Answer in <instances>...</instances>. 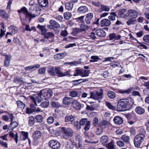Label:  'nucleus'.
Instances as JSON below:
<instances>
[{"instance_id":"nucleus-55","label":"nucleus","mask_w":149,"mask_h":149,"mask_svg":"<svg viewBox=\"0 0 149 149\" xmlns=\"http://www.w3.org/2000/svg\"><path fill=\"white\" fill-rule=\"evenodd\" d=\"M47 121L48 124H51L54 122V118L52 116H50L48 118Z\"/></svg>"},{"instance_id":"nucleus-50","label":"nucleus","mask_w":149,"mask_h":149,"mask_svg":"<svg viewBox=\"0 0 149 149\" xmlns=\"http://www.w3.org/2000/svg\"><path fill=\"white\" fill-rule=\"evenodd\" d=\"M46 70V68L44 67L41 68L38 70V73L41 74H43L45 73Z\"/></svg>"},{"instance_id":"nucleus-49","label":"nucleus","mask_w":149,"mask_h":149,"mask_svg":"<svg viewBox=\"0 0 149 149\" xmlns=\"http://www.w3.org/2000/svg\"><path fill=\"white\" fill-rule=\"evenodd\" d=\"M88 39H92L93 40L95 39L96 37L95 34L94 32H91L88 34Z\"/></svg>"},{"instance_id":"nucleus-12","label":"nucleus","mask_w":149,"mask_h":149,"mask_svg":"<svg viewBox=\"0 0 149 149\" xmlns=\"http://www.w3.org/2000/svg\"><path fill=\"white\" fill-rule=\"evenodd\" d=\"M10 118L11 121V122L10 123L9 127H10L12 130L15 128H16L18 125V123L16 121L13 122V119L14 118V116L13 113L9 114Z\"/></svg>"},{"instance_id":"nucleus-30","label":"nucleus","mask_w":149,"mask_h":149,"mask_svg":"<svg viewBox=\"0 0 149 149\" xmlns=\"http://www.w3.org/2000/svg\"><path fill=\"white\" fill-rule=\"evenodd\" d=\"M40 66V65L38 64H35L32 66H29L25 68V70H30L32 69H34L35 70L36 69L39 68Z\"/></svg>"},{"instance_id":"nucleus-13","label":"nucleus","mask_w":149,"mask_h":149,"mask_svg":"<svg viewBox=\"0 0 149 149\" xmlns=\"http://www.w3.org/2000/svg\"><path fill=\"white\" fill-rule=\"evenodd\" d=\"M111 24V22L110 20L108 19H103L100 21V25L102 27H107L109 26Z\"/></svg>"},{"instance_id":"nucleus-56","label":"nucleus","mask_w":149,"mask_h":149,"mask_svg":"<svg viewBox=\"0 0 149 149\" xmlns=\"http://www.w3.org/2000/svg\"><path fill=\"white\" fill-rule=\"evenodd\" d=\"M52 105L54 107H59L61 106V105L58 102H52Z\"/></svg>"},{"instance_id":"nucleus-22","label":"nucleus","mask_w":149,"mask_h":149,"mask_svg":"<svg viewBox=\"0 0 149 149\" xmlns=\"http://www.w3.org/2000/svg\"><path fill=\"white\" fill-rule=\"evenodd\" d=\"M41 132L39 131H35L33 134V137L34 139L37 140L41 136Z\"/></svg>"},{"instance_id":"nucleus-3","label":"nucleus","mask_w":149,"mask_h":149,"mask_svg":"<svg viewBox=\"0 0 149 149\" xmlns=\"http://www.w3.org/2000/svg\"><path fill=\"white\" fill-rule=\"evenodd\" d=\"M61 129L62 136L64 138L68 139L70 137H72L73 136V131L71 128L63 127Z\"/></svg>"},{"instance_id":"nucleus-35","label":"nucleus","mask_w":149,"mask_h":149,"mask_svg":"<svg viewBox=\"0 0 149 149\" xmlns=\"http://www.w3.org/2000/svg\"><path fill=\"white\" fill-rule=\"evenodd\" d=\"M89 29L88 26L86 24H81L80 25V29L81 32L87 31Z\"/></svg>"},{"instance_id":"nucleus-11","label":"nucleus","mask_w":149,"mask_h":149,"mask_svg":"<svg viewBox=\"0 0 149 149\" xmlns=\"http://www.w3.org/2000/svg\"><path fill=\"white\" fill-rule=\"evenodd\" d=\"M50 24L48 25L47 27L50 29H53V28H58L60 27V25L58 23L53 20H51L49 22Z\"/></svg>"},{"instance_id":"nucleus-40","label":"nucleus","mask_w":149,"mask_h":149,"mask_svg":"<svg viewBox=\"0 0 149 149\" xmlns=\"http://www.w3.org/2000/svg\"><path fill=\"white\" fill-rule=\"evenodd\" d=\"M54 33L51 32H47L45 35V36L44 37L45 38L48 39L49 38H54Z\"/></svg>"},{"instance_id":"nucleus-23","label":"nucleus","mask_w":149,"mask_h":149,"mask_svg":"<svg viewBox=\"0 0 149 149\" xmlns=\"http://www.w3.org/2000/svg\"><path fill=\"white\" fill-rule=\"evenodd\" d=\"M67 55L66 53L57 54L54 56V58L56 60H58L63 58Z\"/></svg>"},{"instance_id":"nucleus-44","label":"nucleus","mask_w":149,"mask_h":149,"mask_svg":"<svg viewBox=\"0 0 149 149\" xmlns=\"http://www.w3.org/2000/svg\"><path fill=\"white\" fill-rule=\"evenodd\" d=\"M110 15L109 17V20H114L115 19V17L116 16V13L115 12L111 13H110Z\"/></svg>"},{"instance_id":"nucleus-20","label":"nucleus","mask_w":149,"mask_h":149,"mask_svg":"<svg viewBox=\"0 0 149 149\" xmlns=\"http://www.w3.org/2000/svg\"><path fill=\"white\" fill-rule=\"evenodd\" d=\"M72 103L73 108L75 109H80L81 107V105L79 102L76 100H74L73 101Z\"/></svg>"},{"instance_id":"nucleus-4","label":"nucleus","mask_w":149,"mask_h":149,"mask_svg":"<svg viewBox=\"0 0 149 149\" xmlns=\"http://www.w3.org/2000/svg\"><path fill=\"white\" fill-rule=\"evenodd\" d=\"M103 93L102 90L97 91L96 92H90V98L97 100L102 99L103 97Z\"/></svg>"},{"instance_id":"nucleus-42","label":"nucleus","mask_w":149,"mask_h":149,"mask_svg":"<svg viewBox=\"0 0 149 149\" xmlns=\"http://www.w3.org/2000/svg\"><path fill=\"white\" fill-rule=\"evenodd\" d=\"M17 104L18 108L24 109L25 107V104L23 102L20 100H18L17 102Z\"/></svg>"},{"instance_id":"nucleus-31","label":"nucleus","mask_w":149,"mask_h":149,"mask_svg":"<svg viewBox=\"0 0 149 149\" xmlns=\"http://www.w3.org/2000/svg\"><path fill=\"white\" fill-rule=\"evenodd\" d=\"M35 119L33 116H31L29 118L28 124L30 126H32L35 123Z\"/></svg>"},{"instance_id":"nucleus-1","label":"nucleus","mask_w":149,"mask_h":149,"mask_svg":"<svg viewBox=\"0 0 149 149\" xmlns=\"http://www.w3.org/2000/svg\"><path fill=\"white\" fill-rule=\"evenodd\" d=\"M133 104V100L131 98L121 99L118 103V111H122L123 109L132 106Z\"/></svg>"},{"instance_id":"nucleus-8","label":"nucleus","mask_w":149,"mask_h":149,"mask_svg":"<svg viewBox=\"0 0 149 149\" xmlns=\"http://www.w3.org/2000/svg\"><path fill=\"white\" fill-rule=\"evenodd\" d=\"M49 146L52 149H59L61 146V143L56 140H52L49 142Z\"/></svg>"},{"instance_id":"nucleus-24","label":"nucleus","mask_w":149,"mask_h":149,"mask_svg":"<svg viewBox=\"0 0 149 149\" xmlns=\"http://www.w3.org/2000/svg\"><path fill=\"white\" fill-rule=\"evenodd\" d=\"M72 99L69 97H65L63 99V102L65 105H69L71 103Z\"/></svg>"},{"instance_id":"nucleus-26","label":"nucleus","mask_w":149,"mask_h":149,"mask_svg":"<svg viewBox=\"0 0 149 149\" xmlns=\"http://www.w3.org/2000/svg\"><path fill=\"white\" fill-rule=\"evenodd\" d=\"M100 8L101 10L98 11V12L100 13H101L102 11L108 12L109 11L110 9L108 6L104 5L100 6Z\"/></svg>"},{"instance_id":"nucleus-45","label":"nucleus","mask_w":149,"mask_h":149,"mask_svg":"<svg viewBox=\"0 0 149 149\" xmlns=\"http://www.w3.org/2000/svg\"><path fill=\"white\" fill-rule=\"evenodd\" d=\"M90 121L88 120L87 119L84 118H82L80 120L79 122L81 125H84Z\"/></svg>"},{"instance_id":"nucleus-14","label":"nucleus","mask_w":149,"mask_h":149,"mask_svg":"<svg viewBox=\"0 0 149 149\" xmlns=\"http://www.w3.org/2000/svg\"><path fill=\"white\" fill-rule=\"evenodd\" d=\"M95 32L97 35L100 37H104L105 36V32L101 29H97L96 30Z\"/></svg>"},{"instance_id":"nucleus-62","label":"nucleus","mask_w":149,"mask_h":149,"mask_svg":"<svg viewBox=\"0 0 149 149\" xmlns=\"http://www.w3.org/2000/svg\"><path fill=\"white\" fill-rule=\"evenodd\" d=\"M91 58L92 59L91 61L93 62L97 61L99 59L98 57L97 56H92L91 57Z\"/></svg>"},{"instance_id":"nucleus-6","label":"nucleus","mask_w":149,"mask_h":149,"mask_svg":"<svg viewBox=\"0 0 149 149\" xmlns=\"http://www.w3.org/2000/svg\"><path fill=\"white\" fill-rule=\"evenodd\" d=\"M40 94L45 99H49L53 95L52 91L50 89H44L40 91Z\"/></svg>"},{"instance_id":"nucleus-38","label":"nucleus","mask_w":149,"mask_h":149,"mask_svg":"<svg viewBox=\"0 0 149 149\" xmlns=\"http://www.w3.org/2000/svg\"><path fill=\"white\" fill-rule=\"evenodd\" d=\"M107 146L108 149H116L113 141H111L108 143Z\"/></svg>"},{"instance_id":"nucleus-51","label":"nucleus","mask_w":149,"mask_h":149,"mask_svg":"<svg viewBox=\"0 0 149 149\" xmlns=\"http://www.w3.org/2000/svg\"><path fill=\"white\" fill-rule=\"evenodd\" d=\"M95 107L96 106L95 104L93 105L91 104V105H87L86 109L88 110L93 111L95 109Z\"/></svg>"},{"instance_id":"nucleus-47","label":"nucleus","mask_w":149,"mask_h":149,"mask_svg":"<svg viewBox=\"0 0 149 149\" xmlns=\"http://www.w3.org/2000/svg\"><path fill=\"white\" fill-rule=\"evenodd\" d=\"M48 71L49 73L51 75L54 76L55 75V72L54 67H49L48 70Z\"/></svg>"},{"instance_id":"nucleus-33","label":"nucleus","mask_w":149,"mask_h":149,"mask_svg":"<svg viewBox=\"0 0 149 149\" xmlns=\"http://www.w3.org/2000/svg\"><path fill=\"white\" fill-rule=\"evenodd\" d=\"M28 136V133L22 132L20 135V138L22 140H24L27 138Z\"/></svg>"},{"instance_id":"nucleus-52","label":"nucleus","mask_w":149,"mask_h":149,"mask_svg":"<svg viewBox=\"0 0 149 149\" xmlns=\"http://www.w3.org/2000/svg\"><path fill=\"white\" fill-rule=\"evenodd\" d=\"M89 74V71L88 70H83L81 77H86L88 76Z\"/></svg>"},{"instance_id":"nucleus-32","label":"nucleus","mask_w":149,"mask_h":149,"mask_svg":"<svg viewBox=\"0 0 149 149\" xmlns=\"http://www.w3.org/2000/svg\"><path fill=\"white\" fill-rule=\"evenodd\" d=\"M108 140L107 136L104 135L101 137L100 141L102 142L103 145H104L108 141Z\"/></svg>"},{"instance_id":"nucleus-29","label":"nucleus","mask_w":149,"mask_h":149,"mask_svg":"<svg viewBox=\"0 0 149 149\" xmlns=\"http://www.w3.org/2000/svg\"><path fill=\"white\" fill-rule=\"evenodd\" d=\"M135 111L138 114L141 115L145 112V110L142 107L138 106L136 108Z\"/></svg>"},{"instance_id":"nucleus-63","label":"nucleus","mask_w":149,"mask_h":149,"mask_svg":"<svg viewBox=\"0 0 149 149\" xmlns=\"http://www.w3.org/2000/svg\"><path fill=\"white\" fill-rule=\"evenodd\" d=\"M116 34L115 33H111L109 35V39L110 40H112L113 39L115 40Z\"/></svg>"},{"instance_id":"nucleus-43","label":"nucleus","mask_w":149,"mask_h":149,"mask_svg":"<svg viewBox=\"0 0 149 149\" xmlns=\"http://www.w3.org/2000/svg\"><path fill=\"white\" fill-rule=\"evenodd\" d=\"M72 16L71 14L69 12H67L64 13V17L67 20L69 19Z\"/></svg>"},{"instance_id":"nucleus-61","label":"nucleus","mask_w":149,"mask_h":149,"mask_svg":"<svg viewBox=\"0 0 149 149\" xmlns=\"http://www.w3.org/2000/svg\"><path fill=\"white\" fill-rule=\"evenodd\" d=\"M85 125L86 126L84 127V129L85 130L88 131L90 127L91 124L90 121L89 122V123L88 122Z\"/></svg>"},{"instance_id":"nucleus-27","label":"nucleus","mask_w":149,"mask_h":149,"mask_svg":"<svg viewBox=\"0 0 149 149\" xmlns=\"http://www.w3.org/2000/svg\"><path fill=\"white\" fill-rule=\"evenodd\" d=\"M39 4L42 7H46L48 4V0H38Z\"/></svg>"},{"instance_id":"nucleus-15","label":"nucleus","mask_w":149,"mask_h":149,"mask_svg":"<svg viewBox=\"0 0 149 149\" xmlns=\"http://www.w3.org/2000/svg\"><path fill=\"white\" fill-rule=\"evenodd\" d=\"M93 17V13H90L88 14L85 18L86 23L88 24H90Z\"/></svg>"},{"instance_id":"nucleus-54","label":"nucleus","mask_w":149,"mask_h":149,"mask_svg":"<svg viewBox=\"0 0 149 149\" xmlns=\"http://www.w3.org/2000/svg\"><path fill=\"white\" fill-rule=\"evenodd\" d=\"M131 91V89L129 88L127 90H120L119 91V92L120 93H123V94L127 93V94H129L130 93Z\"/></svg>"},{"instance_id":"nucleus-48","label":"nucleus","mask_w":149,"mask_h":149,"mask_svg":"<svg viewBox=\"0 0 149 149\" xmlns=\"http://www.w3.org/2000/svg\"><path fill=\"white\" fill-rule=\"evenodd\" d=\"M127 11V10L125 8L119 9L118 11V14L119 15L122 16L124 15L125 13Z\"/></svg>"},{"instance_id":"nucleus-59","label":"nucleus","mask_w":149,"mask_h":149,"mask_svg":"<svg viewBox=\"0 0 149 149\" xmlns=\"http://www.w3.org/2000/svg\"><path fill=\"white\" fill-rule=\"evenodd\" d=\"M84 16H82L81 17H79L76 18V20L79 22L82 23L84 22Z\"/></svg>"},{"instance_id":"nucleus-57","label":"nucleus","mask_w":149,"mask_h":149,"mask_svg":"<svg viewBox=\"0 0 149 149\" xmlns=\"http://www.w3.org/2000/svg\"><path fill=\"white\" fill-rule=\"evenodd\" d=\"M106 105L107 107L109 109L114 110L115 108L109 102H107Z\"/></svg>"},{"instance_id":"nucleus-46","label":"nucleus","mask_w":149,"mask_h":149,"mask_svg":"<svg viewBox=\"0 0 149 149\" xmlns=\"http://www.w3.org/2000/svg\"><path fill=\"white\" fill-rule=\"evenodd\" d=\"M76 72L73 75L74 76H77L78 75H80L81 76L83 70L80 69H76L75 70Z\"/></svg>"},{"instance_id":"nucleus-28","label":"nucleus","mask_w":149,"mask_h":149,"mask_svg":"<svg viewBox=\"0 0 149 149\" xmlns=\"http://www.w3.org/2000/svg\"><path fill=\"white\" fill-rule=\"evenodd\" d=\"M14 82L17 84H19L20 85L25 83V82L23 80V78H19L17 77H16L14 78Z\"/></svg>"},{"instance_id":"nucleus-58","label":"nucleus","mask_w":149,"mask_h":149,"mask_svg":"<svg viewBox=\"0 0 149 149\" xmlns=\"http://www.w3.org/2000/svg\"><path fill=\"white\" fill-rule=\"evenodd\" d=\"M116 143L117 145L120 147H123L125 146L124 143L122 141H117Z\"/></svg>"},{"instance_id":"nucleus-39","label":"nucleus","mask_w":149,"mask_h":149,"mask_svg":"<svg viewBox=\"0 0 149 149\" xmlns=\"http://www.w3.org/2000/svg\"><path fill=\"white\" fill-rule=\"evenodd\" d=\"M73 6V4L71 3L67 2L65 4V7L66 9L68 10H71Z\"/></svg>"},{"instance_id":"nucleus-21","label":"nucleus","mask_w":149,"mask_h":149,"mask_svg":"<svg viewBox=\"0 0 149 149\" xmlns=\"http://www.w3.org/2000/svg\"><path fill=\"white\" fill-rule=\"evenodd\" d=\"M0 16L5 19H7L9 17V16L4 10H0Z\"/></svg>"},{"instance_id":"nucleus-41","label":"nucleus","mask_w":149,"mask_h":149,"mask_svg":"<svg viewBox=\"0 0 149 149\" xmlns=\"http://www.w3.org/2000/svg\"><path fill=\"white\" fill-rule=\"evenodd\" d=\"M49 101L47 100L42 102L40 104V106L42 108H47L49 105Z\"/></svg>"},{"instance_id":"nucleus-36","label":"nucleus","mask_w":149,"mask_h":149,"mask_svg":"<svg viewBox=\"0 0 149 149\" xmlns=\"http://www.w3.org/2000/svg\"><path fill=\"white\" fill-rule=\"evenodd\" d=\"M34 118L35 121L38 123L41 122L43 120V117L40 115H37L35 116Z\"/></svg>"},{"instance_id":"nucleus-37","label":"nucleus","mask_w":149,"mask_h":149,"mask_svg":"<svg viewBox=\"0 0 149 149\" xmlns=\"http://www.w3.org/2000/svg\"><path fill=\"white\" fill-rule=\"evenodd\" d=\"M107 95L109 98L111 99H114L116 97L115 93L111 91H109L107 92Z\"/></svg>"},{"instance_id":"nucleus-25","label":"nucleus","mask_w":149,"mask_h":149,"mask_svg":"<svg viewBox=\"0 0 149 149\" xmlns=\"http://www.w3.org/2000/svg\"><path fill=\"white\" fill-rule=\"evenodd\" d=\"M121 139L124 142L126 143H130V137L126 134H124L122 135L121 137Z\"/></svg>"},{"instance_id":"nucleus-9","label":"nucleus","mask_w":149,"mask_h":149,"mask_svg":"<svg viewBox=\"0 0 149 149\" xmlns=\"http://www.w3.org/2000/svg\"><path fill=\"white\" fill-rule=\"evenodd\" d=\"M55 70L56 73L60 77H64L67 75L71 76L72 75L70 74L71 72L70 70L67 71L65 72H63L60 70V68H55Z\"/></svg>"},{"instance_id":"nucleus-19","label":"nucleus","mask_w":149,"mask_h":149,"mask_svg":"<svg viewBox=\"0 0 149 149\" xmlns=\"http://www.w3.org/2000/svg\"><path fill=\"white\" fill-rule=\"evenodd\" d=\"M113 120L114 122L117 124H121L123 123V118L119 116H116L114 117Z\"/></svg>"},{"instance_id":"nucleus-53","label":"nucleus","mask_w":149,"mask_h":149,"mask_svg":"<svg viewBox=\"0 0 149 149\" xmlns=\"http://www.w3.org/2000/svg\"><path fill=\"white\" fill-rule=\"evenodd\" d=\"M74 126L76 127L77 129L80 130L81 128V125L80 122L77 121L74 123Z\"/></svg>"},{"instance_id":"nucleus-5","label":"nucleus","mask_w":149,"mask_h":149,"mask_svg":"<svg viewBox=\"0 0 149 149\" xmlns=\"http://www.w3.org/2000/svg\"><path fill=\"white\" fill-rule=\"evenodd\" d=\"M42 95L40 92L36 95H30L29 96L30 98L35 103L36 106H37V102L38 103H40L42 100V98L41 97Z\"/></svg>"},{"instance_id":"nucleus-34","label":"nucleus","mask_w":149,"mask_h":149,"mask_svg":"<svg viewBox=\"0 0 149 149\" xmlns=\"http://www.w3.org/2000/svg\"><path fill=\"white\" fill-rule=\"evenodd\" d=\"M9 28L10 31L13 34L17 33L18 31V28L15 26H11L9 27Z\"/></svg>"},{"instance_id":"nucleus-17","label":"nucleus","mask_w":149,"mask_h":149,"mask_svg":"<svg viewBox=\"0 0 149 149\" xmlns=\"http://www.w3.org/2000/svg\"><path fill=\"white\" fill-rule=\"evenodd\" d=\"M81 93L80 91H72L69 92V95L72 97H79L81 95Z\"/></svg>"},{"instance_id":"nucleus-7","label":"nucleus","mask_w":149,"mask_h":149,"mask_svg":"<svg viewBox=\"0 0 149 149\" xmlns=\"http://www.w3.org/2000/svg\"><path fill=\"white\" fill-rule=\"evenodd\" d=\"M139 13L135 10L130 9L127 10V13L124 15V17L127 19L129 16L132 18H135L138 16Z\"/></svg>"},{"instance_id":"nucleus-2","label":"nucleus","mask_w":149,"mask_h":149,"mask_svg":"<svg viewBox=\"0 0 149 149\" xmlns=\"http://www.w3.org/2000/svg\"><path fill=\"white\" fill-rule=\"evenodd\" d=\"M145 137V135L143 133L137 134L135 136L134 143L136 147L137 148L140 147L141 144L143 141Z\"/></svg>"},{"instance_id":"nucleus-60","label":"nucleus","mask_w":149,"mask_h":149,"mask_svg":"<svg viewBox=\"0 0 149 149\" xmlns=\"http://www.w3.org/2000/svg\"><path fill=\"white\" fill-rule=\"evenodd\" d=\"M98 120L97 118V117H95L93 121V123L92 124L94 126H95L98 123Z\"/></svg>"},{"instance_id":"nucleus-18","label":"nucleus","mask_w":149,"mask_h":149,"mask_svg":"<svg viewBox=\"0 0 149 149\" xmlns=\"http://www.w3.org/2000/svg\"><path fill=\"white\" fill-rule=\"evenodd\" d=\"M88 7L85 6H82L78 8L77 10L78 13H84L88 12Z\"/></svg>"},{"instance_id":"nucleus-10","label":"nucleus","mask_w":149,"mask_h":149,"mask_svg":"<svg viewBox=\"0 0 149 149\" xmlns=\"http://www.w3.org/2000/svg\"><path fill=\"white\" fill-rule=\"evenodd\" d=\"M18 12L19 13L22 12L23 13L27 15V16L31 17H36L37 15H38V14H34L29 12L27 9L24 7L22 8L21 10H18Z\"/></svg>"},{"instance_id":"nucleus-16","label":"nucleus","mask_w":149,"mask_h":149,"mask_svg":"<svg viewBox=\"0 0 149 149\" xmlns=\"http://www.w3.org/2000/svg\"><path fill=\"white\" fill-rule=\"evenodd\" d=\"M65 121L66 122H70L73 123L75 122V117L72 115L66 116H65Z\"/></svg>"},{"instance_id":"nucleus-64","label":"nucleus","mask_w":149,"mask_h":149,"mask_svg":"<svg viewBox=\"0 0 149 149\" xmlns=\"http://www.w3.org/2000/svg\"><path fill=\"white\" fill-rule=\"evenodd\" d=\"M143 40L145 42L148 43L149 42V35H147L143 38Z\"/></svg>"}]
</instances>
